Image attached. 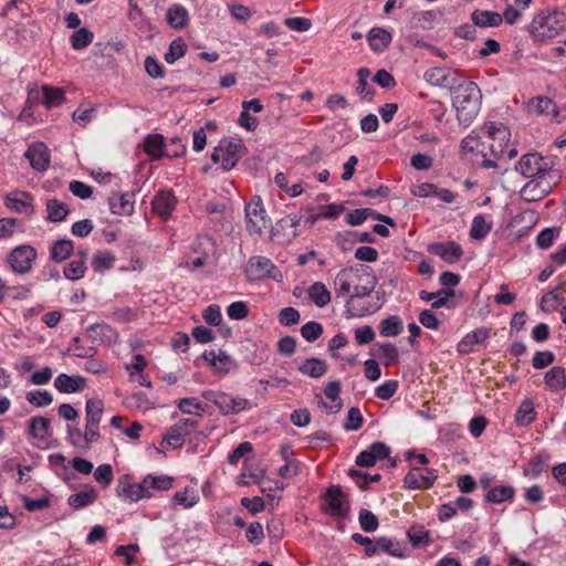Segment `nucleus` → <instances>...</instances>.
Masks as SVG:
<instances>
[{
  "instance_id": "1",
  "label": "nucleus",
  "mask_w": 566,
  "mask_h": 566,
  "mask_svg": "<svg viewBox=\"0 0 566 566\" xmlns=\"http://www.w3.org/2000/svg\"><path fill=\"white\" fill-rule=\"evenodd\" d=\"M377 284L370 266L357 264L340 270L334 280L336 296H348L345 310L348 317H363L375 313V308L358 306L356 300L369 296Z\"/></svg>"
},
{
  "instance_id": "2",
  "label": "nucleus",
  "mask_w": 566,
  "mask_h": 566,
  "mask_svg": "<svg viewBox=\"0 0 566 566\" xmlns=\"http://www.w3.org/2000/svg\"><path fill=\"white\" fill-rule=\"evenodd\" d=\"M482 93L474 82L462 81L454 90L452 105L463 127L470 126L481 109Z\"/></svg>"
},
{
  "instance_id": "3",
  "label": "nucleus",
  "mask_w": 566,
  "mask_h": 566,
  "mask_svg": "<svg viewBox=\"0 0 566 566\" xmlns=\"http://www.w3.org/2000/svg\"><path fill=\"white\" fill-rule=\"evenodd\" d=\"M565 28L566 13L555 8H546L533 18L528 32L535 41H545L557 36Z\"/></svg>"
},
{
  "instance_id": "4",
  "label": "nucleus",
  "mask_w": 566,
  "mask_h": 566,
  "mask_svg": "<svg viewBox=\"0 0 566 566\" xmlns=\"http://www.w3.org/2000/svg\"><path fill=\"white\" fill-rule=\"evenodd\" d=\"M515 170L530 180L557 181L558 171L553 169L552 163L538 153L523 155L515 166Z\"/></svg>"
},
{
  "instance_id": "5",
  "label": "nucleus",
  "mask_w": 566,
  "mask_h": 566,
  "mask_svg": "<svg viewBox=\"0 0 566 566\" xmlns=\"http://www.w3.org/2000/svg\"><path fill=\"white\" fill-rule=\"evenodd\" d=\"M202 397L211 401L223 416L237 415L248 408L249 401L245 398L232 397L222 391L207 390Z\"/></svg>"
},
{
  "instance_id": "6",
  "label": "nucleus",
  "mask_w": 566,
  "mask_h": 566,
  "mask_svg": "<svg viewBox=\"0 0 566 566\" xmlns=\"http://www.w3.org/2000/svg\"><path fill=\"white\" fill-rule=\"evenodd\" d=\"M247 230L252 235H259L268 228L270 218L266 214L262 199L254 196L245 206Z\"/></svg>"
},
{
  "instance_id": "7",
  "label": "nucleus",
  "mask_w": 566,
  "mask_h": 566,
  "mask_svg": "<svg viewBox=\"0 0 566 566\" xmlns=\"http://www.w3.org/2000/svg\"><path fill=\"white\" fill-rule=\"evenodd\" d=\"M324 512L333 517H346L349 505L339 485H332L324 495Z\"/></svg>"
},
{
  "instance_id": "8",
  "label": "nucleus",
  "mask_w": 566,
  "mask_h": 566,
  "mask_svg": "<svg viewBox=\"0 0 566 566\" xmlns=\"http://www.w3.org/2000/svg\"><path fill=\"white\" fill-rule=\"evenodd\" d=\"M36 255V250L33 247L23 244L10 252L8 262L14 273L25 274L32 270Z\"/></svg>"
},
{
  "instance_id": "9",
  "label": "nucleus",
  "mask_w": 566,
  "mask_h": 566,
  "mask_svg": "<svg viewBox=\"0 0 566 566\" xmlns=\"http://www.w3.org/2000/svg\"><path fill=\"white\" fill-rule=\"evenodd\" d=\"M423 78L433 86L453 91L461 82L462 76L455 70L446 67H431L424 72Z\"/></svg>"
},
{
  "instance_id": "10",
  "label": "nucleus",
  "mask_w": 566,
  "mask_h": 566,
  "mask_svg": "<svg viewBox=\"0 0 566 566\" xmlns=\"http://www.w3.org/2000/svg\"><path fill=\"white\" fill-rule=\"evenodd\" d=\"M275 272H277V269L274 263L261 255L250 258L245 266V274L250 281H259L265 277L277 281Z\"/></svg>"
},
{
  "instance_id": "11",
  "label": "nucleus",
  "mask_w": 566,
  "mask_h": 566,
  "mask_svg": "<svg viewBox=\"0 0 566 566\" xmlns=\"http://www.w3.org/2000/svg\"><path fill=\"white\" fill-rule=\"evenodd\" d=\"M129 480V475H124L119 479L116 489L117 496L130 503L151 496V492L146 491V488H144V480L139 483H132Z\"/></svg>"
},
{
  "instance_id": "12",
  "label": "nucleus",
  "mask_w": 566,
  "mask_h": 566,
  "mask_svg": "<svg viewBox=\"0 0 566 566\" xmlns=\"http://www.w3.org/2000/svg\"><path fill=\"white\" fill-rule=\"evenodd\" d=\"M438 475L433 469L421 470L419 468H412L405 476V488L409 490H422L431 488Z\"/></svg>"
},
{
  "instance_id": "13",
  "label": "nucleus",
  "mask_w": 566,
  "mask_h": 566,
  "mask_svg": "<svg viewBox=\"0 0 566 566\" xmlns=\"http://www.w3.org/2000/svg\"><path fill=\"white\" fill-rule=\"evenodd\" d=\"M427 251L430 254L438 255L449 264L459 262L463 256V249L455 241L433 242L428 245Z\"/></svg>"
},
{
  "instance_id": "14",
  "label": "nucleus",
  "mask_w": 566,
  "mask_h": 566,
  "mask_svg": "<svg viewBox=\"0 0 566 566\" xmlns=\"http://www.w3.org/2000/svg\"><path fill=\"white\" fill-rule=\"evenodd\" d=\"M556 185V181L551 180H530L521 189V198L527 202L538 201L548 196Z\"/></svg>"
},
{
  "instance_id": "15",
  "label": "nucleus",
  "mask_w": 566,
  "mask_h": 566,
  "mask_svg": "<svg viewBox=\"0 0 566 566\" xmlns=\"http://www.w3.org/2000/svg\"><path fill=\"white\" fill-rule=\"evenodd\" d=\"M4 205L15 213L31 216L34 212L33 197L27 191L15 190L8 193L4 198Z\"/></svg>"
},
{
  "instance_id": "16",
  "label": "nucleus",
  "mask_w": 566,
  "mask_h": 566,
  "mask_svg": "<svg viewBox=\"0 0 566 566\" xmlns=\"http://www.w3.org/2000/svg\"><path fill=\"white\" fill-rule=\"evenodd\" d=\"M223 150V169H232L245 154L247 148L241 139H223L220 142Z\"/></svg>"
},
{
  "instance_id": "17",
  "label": "nucleus",
  "mask_w": 566,
  "mask_h": 566,
  "mask_svg": "<svg viewBox=\"0 0 566 566\" xmlns=\"http://www.w3.org/2000/svg\"><path fill=\"white\" fill-rule=\"evenodd\" d=\"M31 167L38 171H45L51 161L50 150L42 142L31 144L25 154Z\"/></svg>"
},
{
  "instance_id": "18",
  "label": "nucleus",
  "mask_w": 566,
  "mask_h": 566,
  "mask_svg": "<svg viewBox=\"0 0 566 566\" xmlns=\"http://www.w3.org/2000/svg\"><path fill=\"white\" fill-rule=\"evenodd\" d=\"M488 134V136L493 139L494 142H499V149L491 145V151L492 154L497 157L502 156L505 150L503 148V145H506L510 142L511 133L509 128L500 122H489L484 124L483 127Z\"/></svg>"
},
{
  "instance_id": "19",
  "label": "nucleus",
  "mask_w": 566,
  "mask_h": 566,
  "mask_svg": "<svg viewBox=\"0 0 566 566\" xmlns=\"http://www.w3.org/2000/svg\"><path fill=\"white\" fill-rule=\"evenodd\" d=\"M176 205L177 199L171 190L158 191L151 201L153 211L165 220L171 216Z\"/></svg>"
},
{
  "instance_id": "20",
  "label": "nucleus",
  "mask_w": 566,
  "mask_h": 566,
  "mask_svg": "<svg viewBox=\"0 0 566 566\" xmlns=\"http://www.w3.org/2000/svg\"><path fill=\"white\" fill-rule=\"evenodd\" d=\"M109 209L114 214L130 216L135 209V193H113L108 199Z\"/></svg>"
},
{
  "instance_id": "21",
  "label": "nucleus",
  "mask_w": 566,
  "mask_h": 566,
  "mask_svg": "<svg viewBox=\"0 0 566 566\" xmlns=\"http://www.w3.org/2000/svg\"><path fill=\"white\" fill-rule=\"evenodd\" d=\"M54 387L63 394L80 392L86 387V379L80 375L70 376L62 373L54 379Z\"/></svg>"
},
{
  "instance_id": "22",
  "label": "nucleus",
  "mask_w": 566,
  "mask_h": 566,
  "mask_svg": "<svg viewBox=\"0 0 566 566\" xmlns=\"http://www.w3.org/2000/svg\"><path fill=\"white\" fill-rule=\"evenodd\" d=\"M87 335L92 342L112 345L117 342V332L106 323H96L87 328Z\"/></svg>"
},
{
  "instance_id": "23",
  "label": "nucleus",
  "mask_w": 566,
  "mask_h": 566,
  "mask_svg": "<svg viewBox=\"0 0 566 566\" xmlns=\"http://www.w3.org/2000/svg\"><path fill=\"white\" fill-rule=\"evenodd\" d=\"M489 338V331L484 327L476 328L468 333L457 346L459 354L467 355L474 350L476 345L484 343Z\"/></svg>"
},
{
  "instance_id": "24",
  "label": "nucleus",
  "mask_w": 566,
  "mask_h": 566,
  "mask_svg": "<svg viewBox=\"0 0 566 566\" xmlns=\"http://www.w3.org/2000/svg\"><path fill=\"white\" fill-rule=\"evenodd\" d=\"M367 40L374 52H382L391 43L392 36L384 28H373L367 34Z\"/></svg>"
},
{
  "instance_id": "25",
  "label": "nucleus",
  "mask_w": 566,
  "mask_h": 566,
  "mask_svg": "<svg viewBox=\"0 0 566 566\" xmlns=\"http://www.w3.org/2000/svg\"><path fill=\"white\" fill-rule=\"evenodd\" d=\"M340 392V382L338 380L329 381L324 387V395L327 399L332 401V405H328L322 401L323 408H325L329 413H337L342 410L343 402L339 398Z\"/></svg>"
},
{
  "instance_id": "26",
  "label": "nucleus",
  "mask_w": 566,
  "mask_h": 566,
  "mask_svg": "<svg viewBox=\"0 0 566 566\" xmlns=\"http://www.w3.org/2000/svg\"><path fill=\"white\" fill-rule=\"evenodd\" d=\"M472 22L481 28L499 27L503 18L499 12L488 10H475L471 15Z\"/></svg>"
},
{
  "instance_id": "27",
  "label": "nucleus",
  "mask_w": 566,
  "mask_h": 566,
  "mask_svg": "<svg viewBox=\"0 0 566 566\" xmlns=\"http://www.w3.org/2000/svg\"><path fill=\"white\" fill-rule=\"evenodd\" d=\"M51 423L48 418L35 416L29 420L28 433L39 440H44L51 434Z\"/></svg>"
},
{
  "instance_id": "28",
  "label": "nucleus",
  "mask_w": 566,
  "mask_h": 566,
  "mask_svg": "<svg viewBox=\"0 0 566 566\" xmlns=\"http://www.w3.org/2000/svg\"><path fill=\"white\" fill-rule=\"evenodd\" d=\"M515 496V489L510 485H497L491 488L486 495L485 501L493 504H500L503 502H512Z\"/></svg>"
},
{
  "instance_id": "29",
  "label": "nucleus",
  "mask_w": 566,
  "mask_h": 566,
  "mask_svg": "<svg viewBox=\"0 0 566 566\" xmlns=\"http://www.w3.org/2000/svg\"><path fill=\"white\" fill-rule=\"evenodd\" d=\"M375 549L376 554L379 552L387 553L391 556L402 558L406 556L405 554V546L399 543L398 541H395L392 538L388 537H379L375 541Z\"/></svg>"
},
{
  "instance_id": "30",
  "label": "nucleus",
  "mask_w": 566,
  "mask_h": 566,
  "mask_svg": "<svg viewBox=\"0 0 566 566\" xmlns=\"http://www.w3.org/2000/svg\"><path fill=\"white\" fill-rule=\"evenodd\" d=\"M536 411L531 399H524L515 413V422L518 427H527L536 419Z\"/></svg>"
},
{
  "instance_id": "31",
  "label": "nucleus",
  "mask_w": 566,
  "mask_h": 566,
  "mask_svg": "<svg viewBox=\"0 0 566 566\" xmlns=\"http://www.w3.org/2000/svg\"><path fill=\"white\" fill-rule=\"evenodd\" d=\"M144 488L146 491H167L172 488L174 479L166 474L154 475L148 474L144 479Z\"/></svg>"
},
{
  "instance_id": "32",
  "label": "nucleus",
  "mask_w": 566,
  "mask_h": 566,
  "mask_svg": "<svg viewBox=\"0 0 566 566\" xmlns=\"http://www.w3.org/2000/svg\"><path fill=\"white\" fill-rule=\"evenodd\" d=\"M544 381L553 391L563 390L566 387L565 369L560 366L553 367L545 374Z\"/></svg>"
},
{
  "instance_id": "33",
  "label": "nucleus",
  "mask_w": 566,
  "mask_h": 566,
  "mask_svg": "<svg viewBox=\"0 0 566 566\" xmlns=\"http://www.w3.org/2000/svg\"><path fill=\"white\" fill-rule=\"evenodd\" d=\"M307 294H308L311 301L317 307H321V308L326 306L332 300L331 292L327 290L326 285L322 282L313 283L308 287Z\"/></svg>"
},
{
  "instance_id": "34",
  "label": "nucleus",
  "mask_w": 566,
  "mask_h": 566,
  "mask_svg": "<svg viewBox=\"0 0 566 566\" xmlns=\"http://www.w3.org/2000/svg\"><path fill=\"white\" fill-rule=\"evenodd\" d=\"M74 251V243L69 239H60L53 243L50 250V258L54 262L65 261Z\"/></svg>"
},
{
  "instance_id": "35",
  "label": "nucleus",
  "mask_w": 566,
  "mask_h": 566,
  "mask_svg": "<svg viewBox=\"0 0 566 566\" xmlns=\"http://www.w3.org/2000/svg\"><path fill=\"white\" fill-rule=\"evenodd\" d=\"M86 411V423L90 427H98L102 420L104 403L98 398H91L86 401L85 406Z\"/></svg>"
},
{
  "instance_id": "36",
  "label": "nucleus",
  "mask_w": 566,
  "mask_h": 566,
  "mask_svg": "<svg viewBox=\"0 0 566 566\" xmlns=\"http://www.w3.org/2000/svg\"><path fill=\"white\" fill-rule=\"evenodd\" d=\"M46 219L51 222H61L65 220L70 213V209L66 203L53 198L46 201Z\"/></svg>"
},
{
  "instance_id": "37",
  "label": "nucleus",
  "mask_w": 566,
  "mask_h": 566,
  "mask_svg": "<svg viewBox=\"0 0 566 566\" xmlns=\"http://www.w3.org/2000/svg\"><path fill=\"white\" fill-rule=\"evenodd\" d=\"M298 370L312 378H319L327 371V365L319 358H308L298 368Z\"/></svg>"
},
{
  "instance_id": "38",
  "label": "nucleus",
  "mask_w": 566,
  "mask_h": 566,
  "mask_svg": "<svg viewBox=\"0 0 566 566\" xmlns=\"http://www.w3.org/2000/svg\"><path fill=\"white\" fill-rule=\"evenodd\" d=\"M165 140L163 135L153 134L148 135L145 139V151L154 159H159L165 156Z\"/></svg>"
},
{
  "instance_id": "39",
  "label": "nucleus",
  "mask_w": 566,
  "mask_h": 566,
  "mask_svg": "<svg viewBox=\"0 0 566 566\" xmlns=\"http://www.w3.org/2000/svg\"><path fill=\"white\" fill-rule=\"evenodd\" d=\"M402 329V319L397 315H391L382 319L379 324V333L384 337H396Z\"/></svg>"
},
{
  "instance_id": "40",
  "label": "nucleus",
  "mask_w": 566,
  "mask_h": 566,
  "mask_svg": "<svg viewBox=\"0 0 566 566\" xmlns=\"http://www.w3.org/2000/svg\"><path fill=\"white\" fill-rule=\"evenodd\" d=\"M407 536L413 547L428 546L432 543L429 532L422 525H412L407 531Z\"/></svg>"
},
{
  "instance_id": "41",
  "label": "nucleus",
  "mask_w": 566,
  "mask_h": 566,
  "mask_svg": "<svg viewBox=\"0 0 566 566\" xmlns=\"http://www.w3.org/2000/svg\"><path fill=\"white\" fill-rule=\"evenodd\" d=\"M188 19V11L180 4H175L167 11V21L174 29L186 27Z\"/></svg>"
},
{
  "instance_id": "42",
  "label": "nucleus",
  "mask_w": 566,
  "mask_h": 566,
  "mask_svg": "<svg viewBox=\"0 0 566 566\" xmlns=\"http://www.w3.org/2000/svg\"><path fill=\"white\" fill-rule=\"evenodd\" d=\"M96 491L93 488H91L88 490L70 495L67 499V503L73 509H83L92 504L96 500Z\"/></svg>"
},
{
  "instance_id": "43",
  "label": "nucleus",
  "mask_w": 566,
  "mask_h": 566,
  "mask_svg": "<svg viewBox=\"0 0 566 566\" xmlns=\"http://www.w3.org/2000/svg\"><path fill=\"white\" fill-rule=\"evenodd\" d=\"M549 459L551 455L545 451L534 455L527 463L525 474L531 475L533 478L538 476L547 467Z\"/></svg>"
},
{
  "instance_id": "44",
  "label": "nucleus",
  "mask_w": 566,
  "mask_h": 566,
  "mask_svg": "<svg viewBox=\"0 0 566 566\" xmlns=\"http://www.w3.org/2000/svg\"><path fill=\"white\" fill-rule=\"evenodd\" d=\"M370 75V71L367 67H360L357 71V87L356 92L365 99H371L375 95V90L369 86L368 77Z\"/></svg>"
},
{
  "instance_id": "45",
  "label": "nucleus",
  "mask_w": 566,
  "mask_h": 566,
  "mask_svg": "<svg viewBox=\"0 0 566 566\" xmlns=\"http://www.w3.org/2000/svg\"><path fill=\"white\" fill-rule=\"evenodd\" d=\"M492 230V224L486 222L484 216L478 214L473 218L470 229V238L473 240L484 239Z\"/></svg>"
},
{
  "instance_id": "46",
  "label": "nucleus",
  "mask_w": 566,
  "mask_h": 566,
  "mask_svg": "<svg viewBox=\"0 0 566 566\" xmlns=\"http://www.w3.org/2000/svg\"><path fill=\"white\" fill-rule=\"evenodd\" d=\"M376 355L386 366L397 363L399 358L398 348L391 343L378 345Z\"/></svg>"
},
{
  "instance_id": "47",
  "label": "nucleus",
  "mask_w": 566,
  "mask_h": 566,
  "mask_svg": "<svg viewBox=\"0 0 566 566\" xmlns=\"http://www.w3.org/2000/svg\"><path fill=\"white\" fill-rule=\"evenodd\" d=\"M94 39V33L86 28L74 31L71 35V45L74 50H83L87 48Z\"/></svg>"
},
{
  "instance_id": "48",
  "label": "nucleus",
  "mask_w": 566,
  "mask_h": 566,
  "mask_svg": "<svg viewBox=\"0 0 566 566\" xmlns=\"http://www.w3.org/2000/svg\"><path fill=\"white\" fill-rule=\"evenodd\" d=\"M187 52V45L181 38L175 39L170 45L168 51L164 55V60L168 64H174L177 60L182 57Z\"/></svg>"
},
{
  "instance_id": "49",
  "label": "nucleus",
  "mask_w": 566,
  "mask_h": 566,
  "mask_svg": "<svg viewBox=\"0 0 566 566\" xmlns=\"http://www.w3.org/2000/svg\"><path fill=\"white\" fill-rule=\"evenodd\" d=\"M528 107L531 111L537 113V114H551L555 112V104L553 101L546 96H537L530 101Z\"/></svg>"
},
{
  "instance_id": "50",
  "label": "nucleus",
  "mask_w": 566,
  "mask_h": 566,
  "mask_svg": "<svg viewBox=\"0 0 566 566\" xmlns=\"http://www.w3.org/2000/svg\"><path fill=\"white\" fill-rule=\"evenodd\" d=\"M43 103L48 107H55L62 104L64 101V91L62 88L52 87V86H43Z\"/></svg>"
},
{
  "instance_id": "51",
  "label": "nucleus",
  "mask_w": 566,
  "mask_h": 566,
  "mask_svg": "<svg viewBox=\"0 0 566 566\" xmlns=\"http://www.w3.org/2000/svg\"><path fill=\"white\" fill-rule=\"evenodd\" d=\"M560 287L558 286L555 290H552L544 294L541 298V308L544 312L551 313L553 312L557 305L563 302V297L559 293Z\"/></svg>"
},
{
  "instance_id": "52",
  "label": "nucleus",
  "mask_w": 566,
  "mask_h": 566,
  "mask_svg": "<svg viewBox=\"0 0 566 566\" xmlns=\"http://www.w3.org/2000/svg\"><path fill=\"white\" fill-rule=\"evenodd\" d=\"M115 262V256L108 251L97 252L93 260L92 266L96 272H103L113 266Z\"/></svg>"
},
{
  "instance_id": "53",
  "label": "nucleus",
  "mask_w": 566,
  "mask_h": 566,
  "mask_svg": "<svg viewBox=\"0 0 566 566\" xmlns=\"http://www.w3.org/2000/svg\"><path fill=\"white\" fill-rule=\"evenodd\" d=\"M86 272V265L82 260L73 259L65 268H64V276L67 280L76 281L84 277Z\"/></svg>"
},
{
  "instance_id": "54",
  "label": "nucleus",
  "mask_w": 566,
  "mask_h": 566,
  "mask_svg": "<svg viewBox=\"0 0 566 566\" xmlns=\"http://www.w3.org/2000/svg\"><path fill=\"white\" fill-rule=\"evenodd\" d=\"M27 400L35 407H46L52 403L53 396L48 390H32L27 394Z\"/></svg>"
},
{
  "instance_id": "55",
  "label": "nucleus",
  "mask_w": 566,
  "mask_h": 566,
  "mask_svg": "<svg viewBox=\"0 0 566 566\" xmlns=\"http://www.w3.org/2000/svg\"><path fill=\"white\" fill-rule=\"evenodd\" d=\"M358 520L360 527L367 533L375 532L379 526L377 516L371 511L366 509H361L359 511Z\"/></svg>"
},
{
  "instance_id": "56",
  "label": "nucleus",
  "mask_w": 566,
  "mask_h": 566,
  "mask_svg": "<svg viewBox=\"0 0 566 566\" xmlns=\"http://www.w3.org/2000/svg\"><path fill=\"white\" fill-rule=\"evenodd\" d=\"M178 408L182 413L201 416L205 406L197 398H182L178 402Z\"/></svg>"
},
{
  "instance_id": "57",
  "label": "nucleus",
  "mask_w": 566,
  "mask_h": 566,
  "mask_svg": "<svg viewBox=\"0 0 566 566\" xmlns=\"http://www.w3.org/2000/svg\"><path fill=\"white\" fill-rule=\"evenodd\" d=\"M323 334V326L317 322H307L301 327V335L310 343L318 339Z\"/></svg>"
},
{
  "instance_id": "58",
  "label": "nucleus",
  "mask_w": 566,
  "mask_h": 566,
  "mask_svg": "<svg viewBox=\"0 0 566 566\" xmlns=\"http://www.w3.org/2000/svg\"><path fill=\"white\" fill-rule=\"evenodd\" d=\"M558 234H559L558 228H545L544 230H542L538 233V235L536 238V244L541 249H548L549 247L553 245V243L556 240V238L558 237Z\"/></svg>"
},
{
  "instance_id": "59",
  "label": "nucleus",
  "mask_w": 566,
  "mask_h": 566,
  "mask_svg": "<svg viewBox=\"0 0 566 566\" xmlns=\"http://www.w3.org/2000/svg\"><path fill=\"white\" fill-rule=\"evenodd\" d=\"M364 422V418L358 408L352 407L348 412L344 423V428L347 431H357L361 428Z\"/></svg>"
},
{
  "instance_id": "60",
  "label": "nucleus",
  "mask_w": 566,
  "mask_h": 566,
  "mask_svg": "<svg viewBox=\"0 0 566 566\" xmlns=\"http://www.w3.org/2000/svg\"><path fill=\"white\" fill-rule=\"evenodd\" d=\"M174 501L185 507H192L199 501V496L192 490L185 489L184 491L176 492Z\"/></svg>"
},
{
  "instance_id": "61",
  "label": "nucleus",
  "mask_w": 566,
  "mask_h": 566,
  "mask_svg": "<svg viewBox=\"0 0 566 566\" xmlns=\"http://www.w3.org/2000/svg\"><path fill=\"white\" fill-rule=\"evenodd\" d=\"M227 314L231 319H243L249 315L248 304L242 301L233 302L227 307Z\"/></svg>"
},
{
  "instance_id": "62",
  "label": "nucleus",
  "mask_w": 566,
  "mask_h": 566,
  "mask_svg": "<svg viewBox=\"0 0 566 566\" xmlns=\"http://www.w3.org/2000/svg\"><path fill=\"white\" fill-rule=\"evenodd\" d=\"M555 361V354L549 350L536 352L532 365L535 369H543Z\"/></svg>"
},
{
  "instance_id": "63",
  "label": "nucleus",
  "mask_w": 566,
  "mask_h": 566,
  "mask_svg": "<svg viewBox=\"0 0 566 566\" xmlns=\"http://www.w3.org/2000/svg\"><path fill=\"white\" fill-rule=\"evenodd\" d=\"M397 389V380H387L376 388L375 395L382 400H389L396 394Z\"/></svg>"
},
{
  "instance_id": "64",
  "label": "nucleus",
  "mask_w": 566,
  "mask_h": 566,
  "mask_svg": "<svg viewBox=\"0 0 566 566\" xmlns=\"http://www.w3.org/2000/svg\"><path fill=\"white\" fill-rule=\"evenodd\" d=\"M300 321V312L294 307H284L279 314V322L283 326H292Z\"/></svg>"
}]
</instances>
